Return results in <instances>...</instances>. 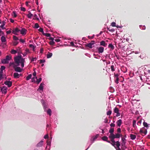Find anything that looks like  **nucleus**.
Masks as SVG:
<instances>
[{"mask_svg":"<svg viewBox=\"0 0 150 150\" xmlns=\"http://www.w3.org/2000/svg\"><path fill=\"white\" fill-rule=\"evenodd\" d=\"M14 60L15 62L17 64V66L19 65V64L21 63L22 67H24L25 59L22 58L21 55L15 57Z\"/></svg>","mask_w":150,"mask_h":150,"instance_id":"f257e3e1","label":"nucleus"},{"mask_svg":"<svg viewBox=\"0 0 150 150\" xmlns=\"http://www.w3.org/2000/svg\"><path fill=\"white\" fill-rule=\"evenodd\" d=\"M11 55H7L6 56V59L2 60L1 62L3 64H8L9 63V61L11 59Z\"/></svg>","mask_w":150,"mask_h":150,"instance_id":"f03ea898","label":"nucleus"},{"mask_svg":"<svg viewBox=\"0 0 150 150\" xmlns=\"http://www.w3.org/2000/svg\"><path fill=\"white\" fill-rule=\"evenodd\" d=\"M109 138L110 140V143H109L110 144L113 146L115 149H116V147L115 145H116L117 146V142H118L119 143H120V142L119 141L115 142L114 140V139L110 137Z\"/></svg>","mask_w":150,"mask_h":150,"instance_id":"7ed1b4c3","label":"nucleus"},{"mask_svg":"<svg viewBox=\"0 0 150 150\" xmlns=\"http://www.w3.org/2000/svg\"><path fill=\"white\" fill-rule=\"evenodd\" d=\"M95 44L94 41L93 40L91 42L87 44L86 45V46L89 47V48H91L94 47V44Z\"/></svg>","mask_w":150,"mask_h":150,"instance_id":"20e7f679","label":"nucleus"},{"mask_svg":"<svg viewBox=\"0 0 150 150\" xmlns=\"http://www.w3.org/2000/svg\"><path fill=\"white\" fill-rule=\"evenodd\" d=\"M1 90V91L2 93H4L6 94L7 93V88L5 86H3L2 87H0Z\"/></svg>","mask_w":150,"mask_h":150,"instance_id":"39448f33","label":"nucleus"},{"mask_svg":"<svg viewBox=\"0 0 150 150\" xmlns=\"http://www.w3.org/2000/svg\"><path fill=\"white\" fill-rule=\"evenodd\" d=\"M114 112L116 113V116L118 117L120 115V113L119 112V110L117 107H115L114 109Z\"/></svg>","mask_w":150,"mask_h":150,"instance_id":"423d86ee","label":"nucleus"},{"mask_svg":"<svg viewBox=\"0 0 150 150\" xmlns=\"http://www.w3.org/2000/svg\"><path fill=\"white\" fill-rule=\"evenodd\" d=\"M114 129L113 128H111L110 129L109 132L110 133V134L108 137L109 138H110L114 134L113 133L114 132Z\"/></svg>","mask_w":150,"mask_h":150,"instance_id":"0eeeda50","label":"nucleus"},{"mask_svg":"<svg viewBox=\"0 0 150 150\" xmlns=\"http://www.w3.org/2000/svg\"><path fill=\"white\" fill-rule=\"evenodd\" d=\"M4 83L6 85H7L9 88L11 87L12 85V82L9 81H6L4 82Z\"/></svg>","mask_w":150,"mask_h":150,"instance_id":"6e6552de","label":"nucleus"},{"mask_svg":"<svg viewBox=\"0 0 150 150\" xmlns=\"http://www.w3.org/2000/svg\"><path fill=\"white\" fill-rule=\"evenodd\" d=\"M110 138L114 139H115V138H120V133H117L115 134H114Z\"/></svg>","mask_w":150,"mask_h":150,"instance_id":"1a4fd4ad","label":"nucleus"},{"mask_svg":"<svg viewBox=\"0 0 150 150\" xmlns=\"http://www.w3.org/2000/svg\"><path fill=\"white\" fill-rule=\"evenodd\" d=\"M21 32V33L23 35H24L26 34L27 30L24 28H23L22 29L20 30Z\"/></svg>","mask_w":150,"mask_h":150,"instance_id":"9d476101","label":"nucleus"},{"mask_svg":"<svg viewBox=\"0 0 150 150\" xmlns=\"http://www.w3.org/2000/svg\"><path fill=\"white\" fill-rule=\"evenodd\" d=\"M104 48L103 47H100L98 49V52L99 54L100 53H102L103 52Z\"/></svg>","mask_w":150,"mask_h":150,"instance_id":"9b49d317","label":"nucleus"},{"mask_svg":"<svg viewBox=\"0 0 150 150\" xmlns=\"http://www.w3.org/2000/svg\"><path fill=\"white\" fill-rule=\"evenodd\" d=\"M19 31H20V30L18 28H16L13 30L12 33L16 35V33Z\"/></svg>","mask_w":150,"mask_h":150,"instance_id":"f8f14e48","label":"nucleus"},{"mask_svg":"<svg viewBox=\"0 0 150 150\" xmlns=\"http://www.w3.org/2000/svg\"><path fill=\"white\" fill-rule=\"evenodd\" d=\"M14 69L15 71L16 72H21L22 71V70L19 67H16Z\"/></svg>","mask_w":150,"mask_h":150,"instance_id":"ddd939ff","label":"nucleus"},{"mask_svg":"<svg viewBox=\"0 0 150 150\" xmlns=\"http://www.w3.org/2000/svg\"><path fill=\"white\" fill-rule=\"evenodd\" d=\"M102 140L104 141H106L108 143H110V141L108 140V137L106 136H103L102 138Z\"/></svg>","mask_w":150,"mask_h":150,"instance_id":"4468645a","label":"nucleus"},{"mask_svg":"<svg viewBox=\"0 0 150 150\" xmlns=\"http://www.w3.org/2000/svg\"><path fill=\"white\" fill-rule=\"evenodd\" d=\"M100 45L103 46L104 47H106L107 45V44L104 41L102 40L100 42Z\"/></svg>","mask_w":150,"mask_h":150,"instance_id":"2eb2a0df","label":"nucleus"},{"mask_svg":"<svg viewBox=\"0 0 150 150\" xmlns=\"http://www.w3.org/2000/svg\"><path fill=\"white\" fill-rule=\"evenodd\" d=\"M116 123L117 126L120 127L122 124V120H121L120 119L117 121Z\"/></svg>","mask_w":150,"mask_h":150,"instance_id":"dca6fc26","label":"nucleus"},{"mask_svg":"<svg viewBox=\"0 0 150 150\" xmlns=\"http://www.w3.org/2000/svg\"><path fill=\"white\" fill-rule=\"evenodd\" d=\"M21 74H19L17 73H14L13 74V76L15 78H18L20 76V75Z\"/></svg>","mask_w":150,"mask_h":150,"instance_id":"f3484780","label":"nucleus"},{"mask_svg":"<svg viewBox=\"0 0 150 150\" xmlns=\"http://www.w3.org/2000/svg\"><path fill=\"white\" fill-rule=\"evenodd\" d=\"M43 141H41L39 143H38L37 145V147H40L42 146L43 144Z\"/></svg>","mask_w":150,"mask_h":150,"instance_id":"a211bd4d","label":"nucleus"},{"mask_svg":"<svg viewBox=\"0 0 150 150\" xmlns=\"http://www.w3.org/2000/svg\"><path fill=\"white\" fill-rule=\"evenodd\" d=\"M125 140V138L123 137H122V146H123L125 145L126 143Z\"/></svg>","mask_w":150,"mask_h":150,"instance_id":"6ab92c4d","label":"nucleus"},{"mask_svg":"<svg viewBox=\"0 0 150 150\" xmlns=\"http://www.w3.org/2000/svg\"><path fill=\"white\" fill-rule=\"evenodd\" d=\"M136 137V135L133 134H130V137L131 139L132 140H134L135 139Z\"/></svg>","mask_w":150,"mask_h":150,"instance_id":"aec40b11","label":"nucleus"},{"mask_svg":"<svg viewBox=\"0 0 150 150\" xmlns=\"http://www.w3.org/2000/svg\"><path fill=\"white\" fill-rule=\"evenodd\" d=\"M120 143H119L118 142H117V148H116V150H121V149L120 148Z\"/></svg>","mask_w":150,"mask_h":150,"instance_id":"412c9836","label":"nucleus"},{"mask_svg":"<svg viewBox=\"0 0 150 150\" xmlns=\"http://www.w3.org/2000/svg\"><path fill=\"white\" fill-rule=\"evenodd\" d=\"M44 85V83H41L40 86L39 87V89H40L41 90H43V85Z\"/></svg>","mask_w":150,"mask_h":150,"instance_id":"4be33fe9","label":"nucleus"},{"mask_svg":"<svg viewBox=\"0 0 150 150\" xmlns=\"http://www.w3.org/2000/svg\"><path fill=\"white\" fill-rule=\"evenodd\" d=\"M29 13L27 15V17L29 18H31L33 16V14L30 12L29 11Z\"/></svg>","mask_w":150,"mask_h":150,"instance_id":"5701e85b","label":"nucleus"},{"mask_svg":"<svg viewBox=\"0 0 150 150\" xmlns=\"http://www.w3.org/2000/svg\"><path fill=\"white\" fill-rule=\"evenodd\" d=\"M9 66H13L14 68L16 67V65L13 62H10L9 64Z\"/></svg>","mask_w":150,"mask_h":150,"instance_id":"b1692460","label":"nucleus"},{"mask_svg":"<svg viewBox=\"0 0 150 150\" xmlns=\"http://www.w3.org/2000/svg\"><path fill=\"white\" fill-rule=\"evenodd\" d=\"M42 78L40 77L39 79H37L36 81H34L35 83H37L38 84L42 81Z\"/></svg>","mask_w":150,"mask_h":150,"instance_id":"393cba45","label":"nucleus"},{"mask_svg":"<svg viewBox=\"0 0 150 150\" xmlns=\"http://www.w3.org/2000/svg\"><path fill=\"white\" fill-rule=\"evenodd\" d=\"M5 23H6V22L4 21L2 22V24L1 25H0V27L2 28V29H5V28H4V26L5 25Z\"/></svg>","mask_w":150,"mask_h":150,"instance_id":"a878e982","label":"nucleus"},{"mask_svg":"<svg viewBox=\"0 0 150 150\" xmlns=\"http://www.w3.org/2000/svg\"><path fill=\"white\" fill-rule=\"evenodd\" d=\"M1 40L3 42H6V40L5 37L4 36H2L1 38Z\"/></svg>","mask_w":150,"mask_h":150,"instance_id":"bb28decb","label":"nucleus"},{"mask_svg":"<svg viewBox=\"0 0 150 150\" xmlns=\"http://www.w3.org/2000/svg\"><path fill=\"white\" fill-rule=\"evenodd\" d=\"M52 55V53L51 52H49L47 55V58H49L51 57Z\"/></svg>","mask_w":150,"mask_h":150,"instance_id":"cd10ccee","label":"nucleus"},{"mask_svg":"<svg viewBox=\"0 0 150 150\" xmlns=\"http://www.w3.org/2000/svg\"><path fill=\"white\" fill-rule=\"evenodd\" d=\"M43 35H44L46 37H50V34L49 33H43Z\"/></svg>","mask_w":150,"mask_h":150,"instance_id":"c85d7f7f","label":"nucleus"},{"mask_svg":"<svg viewBox=\"0 0 150 150\" xmlns=\"http://www.w3.org/2000/svg\"><path fill=\"white\" fill-rule=\"evenodd\" d=\"M32 77V75L31 74H29L26 78V80H29Z\"/></svg>","mask_w":150,"mask_h":150,"instance_id":"c756f323","label":"nucleus"},{"mask_svg":"<svg viewBox=\"0 0 150 150\" xmlns=\"http://www.w3.org/2000/svg\"><path fill=\"white\" fill-rule=\"evenodd\" d=\"M52 111L50 109H49L47 111V113L49 114L50 115H51Z\"/></svg>","mask_w":150,"mask_h":150,"instance_id":"7c9ffc66","label":"nucleus"},{"mask_svg":"<svg viewBox=\"0 0 150 150\" xmlns=\"http://www.w3.org/2000/svg\"><path fill=\"white\" fill-rule=\"evenodd\" d=\"M98 135L97 134L93 138V140L92 141V143H93L94 142V141L96 139L97 137H98Z\"/></svg>","mask_w":150,"mask_h":150,"instance_id":"2f4dec72","label":"nucleus"},{"mask_svg":"<svg viewBox=\"0 0 150 150\" xmlns=\"http://www.w3.org/2000/svg\"><path fill=\"white\" fill-rule=\"evenodd\" d=\"M108 47L111 48V49L112 50L114 48V47L111 44H110L109 45Z\"/></svg>","mask_w":150,"mask_h":150,"instance_id":"473e14b6","label":"nucleus"},{"mask_svg":"<svg viewBox=\"0 0 150 150\" xmlns=\"http://www.w3.org/2000/svg\"><path fill=\"white\" fill-rule=\"evenodd\" d=\"M11 52L12 54H15L17 53V51L15 50L12 49L11 50Z\"/></svg>","mask_w":150,"mask_h":150,"instance_id":"72a5a7b5","label":"nucleus"},{"mask_svg":"<svg viewBox=\"0 0 150 150\" xmlns=\"http://www.w3.org/2000/svg\"><path fill=\"white\" fill-rule=\"evenodd\" d=\"M143 125L144 126L146 127H148V124L145 122H144L143 123Z\"/></svg>","mask_w":150,"mask_h":150,"instance_id":"f704fd0d","label":"nucleus"},{"mask_svg":"<svg viewBox=\"0 0 150 150\" xmlns=\"http://www.w3.org/2000/svg\"><path fill=\"white\" fill-rule=\"evenodd\" d=\"M107 29L110 32H113L115 31L114 29L113 28L110 29V28L107 27Z\"/></svg>","mask_w":150,"mask_h":150,"instance_id":"c9c22d12","label":"nucleus"},{"mask_svg":"<svg viewBox=\"0 0 150 150\" xmlns=\"http://www.w3.org/2000/svg\"><path fill=\"white\" fill-rule=\"evenodd\" d=\"M5 68L6 67L5 66H1V67L0 68V71H3V70H4Z\"/></svg>","mask_w":150,"mask_h":150,"instance_id":"e433bc0d","label":"nucleus"},{"mask_svg":"<svg viewBox=\"0 0 150 150\" xmlns=\"http://www.w3.org/2000/svg\"><path fill=\"white\" fill-rule=\"evenodd\" d=\"M110 68L111 69L112 71H115V69H114V66L113 65H111L110 67Z\"/></svg>","mask_w":150,"mask_h":150,"instance_id":"4c0bfd02","label":"nucleus"},{"mask_svg":"<svg viewBox=\"0 0 150 150\" xmlns=\"http://www.w3.org/2000/svg\"><path fill=\"white\" fill-rule=\"evenodd\" d=\"M49 43L50 45H54L55 42L53 40H51L50 42Z\"/></svg>","mask_w":150,"mask_h":150,"instance_id":"58836bf2","label":"nucleus"},{"mask_svg":"<svg viewBox=\"0 0 150 150\" xmlns=\"http://www.w3.org/2000/svg\"><path fill=\"white\" fill-rule=\"evenodd\" d=\"M39 26L38 23H35V24L34 28H38L39 27Z\"/></svg>","mask_w":150,"mask_h":150,"instance_id":"ea45409f","label":"nucleus"},{"mask_svg":"<svg viewBox=\"0 0 150 150\" xmlns=\"http://www.w3.org/2000/svg\"><path fill=\"white\" fill-rule=\"evenodd\" d=\"M112 113V111L111 110H109L107 112V115H110Z\"/></svg>","mask_w":150,"mask_h":150,"instance_id":"a19ab883","label":"nucleus"},{"mask_svg":"<svg viewBox=\"0 0 150 150\" xmlns=\"http://www.w3.org/2000/svg\"><path fill=\"white\" fill-rule=\"evenodd\" d=\"M29 47H30L32 48H33V50H34V49L35 48V47L33 45L30 44L29 45Z\"/></svg>","mask_w":150,"mask_h":150,"instance_id":"79ce46f5","label":"nucleus"},{"mask_svg":"<svg viewBox=\"0 0 150 150\" xmlns=\"http://www.w3.org/2000/svg\"><path fill=\"white\" fill-rule=\"evenodd\" d=\"M39 30L40 32L42 33H44L43 28H40L39 29Z\"/></svg>","mask_w":150,"mask_h":150,"instance_id":"37998d69","label":"nucleus"},{"mask_svg":"<svg viewBox=\"0 0 150 150\" xmlns=\"http://www.w3.org/2000/svg\"><path fill=\"white\" fill-rule=\"evenodd\" d=\"M119 80V79L118 77H117L116 78V79L115 81V82L116 83V84H118V81Z\"/></svg>","mask_w":150,"mask_h":150,"instance_id":"c03bdc74","label":"nucleus"},{"mask_svg":"<svg viewBox=\"0 0 150 150\" xmlns=\"http://www.w3.org/2000/svg\"><path fill=\"white\" fill-rule=\"evenodd\" d=\"M13 39L15 40H18V38L16 36L14 35L13 37Z\"/></svg>","mask_w":150,"mask_h":150,"instance_id":"a18cd8bd","label":"nucleus"},{"mask_svg":"<svg viewBox=\"0 0 150 150\" xmlns=\"http://www.w3.org/2000/svg\"><path fill=\"white\" fill-rule=\"evenodd\" d=\"M111 25L113 27L116 26V23L114 22H112L111 24Z\"/></svg>","mask_w":150,"mask_h":150,"instance_id":"49530a36","label":"nucleus"},{"mask_svg":"<svg viewBox=\"0 0 150 150\" xmlns=\"http://www.w3.org/2000/svg\"><path fill=\"white\" fill-rule=\"evenodd\" d=\"M21 10L23 11H26L25 8L23 7H21Z\"/></svg>","mask_w":150,"mask_h":150,"instance_id":"de8ad7c7","label":"nucleus"},{"mask_svg":"<svg viewBox=\"0 0 150 150\" xmlns=\"http://www.w3.org/2000/svg\"><path fill=\"white\" fill-rule=\"evenodd\" d=\"M13 17L14 18L16 17L17 16V15L16 14V12L15 11H13Z\"/></svg>","mask_w":150,"mask_h":150,"instance_id":"09e8293b","label":"nucleus"},{"mask_svg":"<svg viewBox=\"0 0 150 150\" xmlns=\"http://www.w3.org/2000/svg\"><path fill=\"white\" fill-rule=\"evenodd\" d=\"M110 126L111 127H114L115 126V124L113 123H111L110 124Z\"/></svg>","mask_w":150,"mask_h":150,"instance_id":"8fccbe9b","label":"nucleus"},{"mask_svg":"<svg viewBox=\"0 0 150 150\" xmlns=\"http://www.w3.org/2000/svg\"><path fill=\"white\" fill-rule=\"evenodd\" d=\"M18 43V42L17 41H15L13 42V45L14 46H16Z\"/></svg>","mask_w":150,"mask_h":150,"instance_id":"3c124183","label":"nucleus"},{"mask_svg":"<svg viewBox=\"0 0 150 150\" xmlns=\"http://www.w3.org/2000/svg\"><path fill=\"white\" fill-rule=\"evenodd\" d=\"M136 121L135 120H134L133 122V127H134V126L136 125Z\"/></svg>","mask_w":150,"mask_h":150,"instance_id":"603ef678","label":"nucleus"},{"mask_svg":"<svg viewBox=\"0 0 150 150\" xmlns=\"http://www.w3.org/2000/svg\"><path fill=\"white\" fill-rule=\"evenodd\" d=\"M121 130L120 128H119L117 129V132L119 133L121 132Z\"/></svg>","mask_w":150,"mask_h":150,"instance_id":"864d4df0","label":"nucleus"},{"mask_svg":"<svg viewBox=\"0 0 150 150\" xmlns=\"http://www.w3.org/2000/svg\"><path fill=\"white\" fill-rule=\"evenodd\" d=\"M45 62V60H42L40 59V63H44Z\"/></svg>","mask_w":150,"mask_h":150,"instance_id":"5fc2aeb1","label":"nucleus"},{"mask_svg":"<svg viewBox=\"0 0 150 150\" xmlns=\"http://www.w3.org/2000/svg\"><path fill=\"white\" fill-rule=\"evenodd\" d=\"M139 132L141 134H142L144 132L143 130L142 129H140Z\"/></svg>","mask_w":150,"mask_h":150,"instance_id":"6e6d98bb","label":"nucleus"},{"mask_svg":"<svg viewBox=\"0 0 150 150\" xmlns=\"http://www.w3.org/2000/svg\"><path fill=\"white\" fill-rule=\"evenodd\" d=\"M37 59L36 58H33L31 59V62L34 61H36Z\"/></svg>","mask_w":150,"mask_h":150,"instance_id":"4d7b16f0","label":"nucleus"},{"mask_svg":"<svg viewBox=\"0 0 150 150\" xmlns=\"http://www.w3.org/2000/svg\"><path fill=\"white\" fill-rule=\"evenodd\" d=\"M20 41L21 42L23 43H24L25 42V40L22 39H20Z\"/></svg>","mask_w":150,"mask_h":150,"instance_id":"13d9d810","label":"nucleus"},{"mask_svg":"<svg viewBox=\"0 0 150 150\" xmlns=\"http://www.w3.org/2000/svg\"><path fill=\"white\" fill-rule=\"evenodd\" d=\"M48 138V134L46 135L44 137V138L45 139H46L47 138Z\"/></svg>","mask_w":150,"mask_h":150,"instance_id":"bf43d9fd","label":"nucleus"},{"mask_svg":"<svg viewBox=\"0 0 150 150\" xmlns=\"http://www.w3.org/2000/svg\"><path fill=\"white\" fill-rule=\"evenodd\" d=\"M3 71H0V76H3Z\"/></svg>","mask_w":150,"mask_h":150,"instance_id":"052dcab7","label":"nucleus"},{"mask_svg":"<svg viewBox=\"0 0 150 150\" xmlns=\"http://www.w3.org/2000/svg\"><path fill=\"white\" fill-rule=\"evenodd\" d=\"M60 40L59 39H57L55 40V41L57 42H60Z\"/></svg>","mask_w":150,"mask_h":150,"instance_id":"680f3d73","label":"nucleus"},{"mask_svg":"<svg viewBox=\"0 0 150 150\" xmlns=\"http://www.w3.org/2000/svg\"><path fill=\"white\" fill-rule=\"evenodd\" d=\"M11 30L6 31V33L7 34H9L10 33H11Z\"/></svg>","mask_w":150,"mask_h":150,"instance_id":"e2e57ef3","label":"nucleus"},{"mask_svg":"<svg viewBox=\"0 0 150 150\" xmlns=\"http://www.w3.org/2000/svg\"><path fill=\"white\" fill-rule=\"evenodd\" d=\"M25 51H26L25 53L27 54L29 52V49H27L25 50Z\"/></svg>","mask_w":150,"mask_h":150,"instance_id":"0e129e2a","label":"nucleus"},{"mask_svg":"<svg viewBox=\"0 0 150 150\" xmlns=\"http://www.w3.org/2000/svg\"><path fill=\"white\" fill-rule=\"evenodd\" d=\"M9 20H10V21L11 23H14V20L13 19H11V18H10V19H9Z\"/></svg>","mask_w":150,"mask_h":150,"instance_id":"69168bd1","label":"nucleus"},{"mask_svg":"<svg viewBox=\"0 0 150 150\" xmlns=\"http://www.w3.org/2000/svg\"><path fill=\"white\" fill-rule=\"evenodd\" d=\"M94 35H93V36L91 37H90V36H88V38L89 39H93L94 38Z\"/></svg>","mask_w":150,"mask_h":150,"instance_id":"338daca9","label":"nucleus"},{"mask_svg":"<svg viewBox=\"0 0 150 150\" xmlns=\"http://www.w3.org/2000/svg\"><path fill=\"white\" fill-rule=\"evenodd\" d=\"M36 74V71H34V72L33 73V75L34 76H35Z\"/></svg>","mask_w":150,"mask_h":150,"instance_id":"774afa93","label":"nucleus"}]
</instances>
